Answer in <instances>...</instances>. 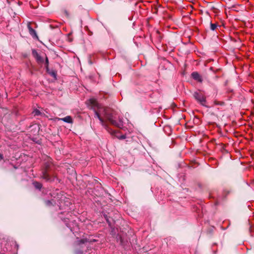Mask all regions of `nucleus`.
Segmentation results:
<instances>
[{"label":"nucleus","instance_id":"obj_4","mask_svg":"<svg viewBox=\"0 0 254 254\" xmlns=\"http://www.w3.org/2000/svg\"><path fill=\"white\" fill-rule=\"evenodd\" d=\"M193 95L195 99L197 100L198 102L202 106H205L206 98L202 93L199 92H195Z\"/></svg>","mask_w":254,"mask_h":254},{"label":"nucleus","instance_id":"obj_1","mask_svg":"<svg viewBox=\"0 0 254 254\" xmlns=\"http://www.w3.org/2000/svg\"><path fill=\"white\" fill-rule=\"evenodd\" d=\"M89 103L91 106L92 109L94 110L95 113V117H97L101 125L106 127V125L101 115H104L105 118L108 120L110 123L119 128H122L123 127V122L122 118L119 117V121L117 122L115 120L116 119V114L115 112L111 111V110L107 107L102 106L99 104L97 101L94 98L90 99L89 100Z\"/></svg>","mask_w":254,"mask_h":254},{"label":"nucleus","instance_id":"obj_9","mask_svg":"<svg viewBox=\"0 0 254 254\" xmlns=\"http://www.w3.org/2000/svg\"><path fill=\"white\" fill-rule=\"evenodd\" d=\"M41 112L38 109H35L33 110V114L34 115V116H39L41 115Z\"/></svg>","mask_w":254,"mask_h":254},{"label":"nucleus","instance_id":"obj_8","mask_svg":"<svg viewBox=\"0 0 254 254\" xmlns=\"http://www.w3.org/2000/svg\"><path fill=\"white\" fill-rule=\"evenodd\" d=\"M33 185H34V187L39 190H40L42 187V184L38 182H33Z\"/></svg>","mask_w":254,"mask_h":254},{"label":"nucleus","instance_id":"obj_15","mask_svg":"<svg viewBox=\"0 0 254 254\" xmlns=\"http://www.w3.org/2000/svg\"><path fill=\"white\" fill-rule=\"evenodd\" d=\"M51 75H52L53 76H54V77H56V74L55 72H52L51 73Z\"/></svg>","mask_w":254,"mask_h":254},{"label":"nucleus","instance_id":"obj_12","mask_svg":"<svg viewBox=\"0 0 254 254\" xmlns=\"http://www.w3.org/2000/svg\"><path fill=\"white\" fill-rule=\"evenodd\" d=\"M27 27L29 29V31L30 34H32V27L31 26V23L29 22L27 24Z\"/></svg>","mask_w":254,"mask_h":254},{"label":"nucleus","instance_id":"obj_5","mask_svg":"<svg viewBox=\"0 0 254 254\" xmlns=\"http://www.w3.org/2000/svg\"><path fill=\"white\" fill-rule=\"evenodd\" d=\"M192 77L195 80L201 82L202 79L201 76L197 72H193L191 73Z\"/></svg>","mask_w":254,"mask_h":254},{"label":"nucleus","instance_id":"obj_3","mask_svg":"<svg viewBox=\"0 0 254 254\" xmlns=\"http://www.w3.org/2000/svg\"><path fill=\"white\" fill-rule=\"evenodd\" d=\"M50 160L45 163L44 169L42 171V178L46 180L47 181H54L55 180V177H51L48 174V169L50 168L51 165V163L50 162Z\"/></svg>","mask_w":254,"mask_h":254},{"label":"nucleus","instance_id":"obj_11","mask_svg":"<svg viewBox=\"0 0 254 254\" xmlns=\"http://www.w3.org/2000/svg\"><path fill=\"white\" fill-rule=\"evenodd\" d=\"M217 27V25L216 24L211 23L210 28L212 30H214Z\"/></svg>","mask_w":254,"mask_h":254},{"label":"nucleus","instance_id":"obj_2","mask_svg":"<svg viewBox=\"0 0 254 254\" xmlns=\"http://www.w3.org/2000/svg\"><path fill=\"white\" fill-rule=\"evenodd\" d=\"M33 57L35 59L39 65L44 66L47 70L48 69L49 60L45 53L41 51L37 52L33 50Z\"/></svg>","mask_w":254,"mask_h":254},{"label":"nucleus","instance_id":"obj_13","mask_svg":"<svg viewBox=\"0 0 254 254\" xmlns=\"http://www.w3.org/2000/svg\"><path fill=\"white\" fill-rule=\"evenodd\" d=\"M214 103L216 105H223L224 104V102H219V101H215Z\"/></svg>","mask_w":254,"mask_h":254},{"label":"nucleus","instance_id":"obj_10","mask_svg":"<svg viewBox=\"0 0 254 254\" xmlns=\"http://www.w3.org/2000/svg\"><path fill=\"white\" fill-rule=\"evenodd\" d=\"M32 32H33V38L36 39L37 40H39V38H38V36L37 35V34L36 31L33 29Z\"/></svg>","mask_w":254,"mask_h":254},{"label":"nucleus","instance_id":"obj_6","mask_svg":"<svg viewBox=\"0 0 254 254\" xmlns=\"http://www.w3.org/2000/svg\"><path fill=\"white\" fill-rule=\"evenodd\" d=\"M59 120H61L67 123H72L73 122L71 117L69 116H67L62 119H60Z\"/></svg>","mask_w":254,"mask_h":254},{"label":"nucleus","instance_id":"obj_14","mask_svg":"<svg viewBox=\"0 0 254 254\" xmlns=\"http://www.w3.org/2000/svg\"><path fill=\"white\" fill-rule=\"evenodd\" d=\"M126 138V135H123L119 138L120 139H125Z\"/></svg>","mask_w":254,"mask_h":254},{"label":"nucleus","instance_id":"obj_17","mask_svg":"<svg viewBox=\"0 0 254 254\" xmlns=\"http://www.w3.org/2000/svg\"><path fill=\"white\" fill-rule=\"evenodd\" d=\"M96 240H93V241H91V242H95Z\"/></svg>","mask_w":254,"mask_h":254},{"label":"nucleus","instance_id":"obj_16","mask_svg":"<svg viewBox=\"0 0 254 254\" xmlns=\"http://www.w3.org/2000/svg\"><path fill=\"white\" fill-rule=\"evenodd\" d=\"M2 158V155L0 153V160H1Z\"/></svg>","mask_w":254,"mask_h":254},{"label":"nucleus","instance_id":"obj_7","mask_svg":"<svg viewBox=\"0 0 254 254\" xmlns=\"http://www.w3.org/2000/svg\"><path fill=\"white\" fill-rule=\"evenodd\" d=\"M88 242V240L86 238H83L80 240H78L76 242V244L77 245H80L81 244L86 243Z\"/></svg>","mask_w":254,"mask_h":254}]
</instances>
